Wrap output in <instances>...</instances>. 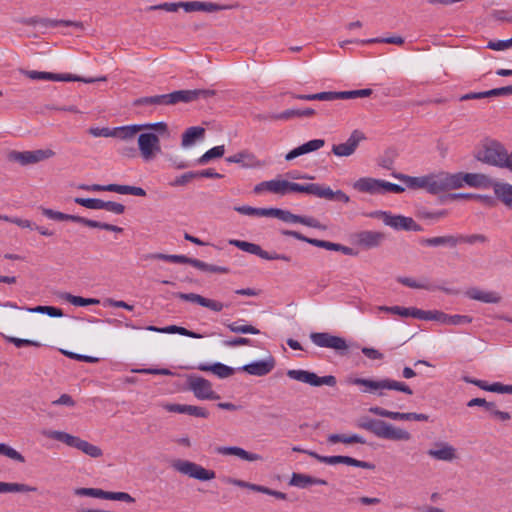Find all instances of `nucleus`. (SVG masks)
<instances>
[{
  "label": "nucleus",
  "instance_id": "nucleus-1",
  "mask_svg": "<svg viewBox=\"0 0 512 512\" xmlns=\"http://www.w3.org/2000/svg\"><path fill=\"white\" fill-rule=\"evenodd\" d=\"M346 382L350 385L359 386L362 393H370L379 397L385 396L386 390L400 391L408 395L413 393L412 389L404 382L396 381L390 378L371 379L348 377Z\"/></svg>",
  "mask_w": 512,
  "mask_h": 512
},
{
  "label": "nucleus",
  "instance_id": "nucleus-2",
  "mask_svg": "<svg viewBox=\"0 0 512 512\" xmlns=\"http://www.w3.org/2000/svg\"><path fill=\"white\" fill-rule=\"evenodd\" d=\"M394 177L402 181L410 189H424L431 194L446 191L444 171L419 177L405 174H395Z\"/></svg>",
  "mask_w": 512,
  "mask_h": 512
},
{
  "label": "nucleus",
  "instance_id": "nucleus-3",
  "mask_svg": "<svg viewBox=\"0 0 512 512\" xmlns=\"http://www.w3.org/2000/svg\"><path fill=\"white\" fill-rule=\"evenodd\" d=\"M475 158L485 164L504 168L508 151L496 140H485L475 154Z\"/></svg>",
  "mask_w": 512,
  "mask_h": 512
},
{
  "label": "nucleus",
  "instance_id": "nucleus-4",
  "mask_svg": "<svg viewBox=\"0 0 512 512\" xmlns=\"http://www.w3.org/2000/svg\"><path fill=\"white\" fill-rule=\"evenodd\" d=\"M446 191L462 188L464 185L473 188H486L491 184L488 176L481 173H448L445 172Z\"/></svg>",
  "mask_w": 512,
  "mask_h": 512
},
{
  "label": "nucleus",
  "instance_id": "nucleus-5",
  "mask_svg": "<svg viewBox=\"0 0 512 512\" xmlns=\"http://www.w3.org/2000/svg\"><path fill=\"white\" fill-rule=\"evenodd\" d=\"M286 375L292 380L308 384L313 387H320L323 385L333 387L337 383L336 378L333 375L318 376L316 373L304 369H289L287 370Z\"/></svg>",
  "mask_w": 512,
  "mask_h": 512
},
{
  "label": "nucleus",
  "instance_id": "nucleus-6",
  "mask_svg": "<svg viewBox=\"0 0 512 512\" xmlns=\"http://www.w3.org/2000/svg\"><path fill=\"white\" fill-rule=\"evenodd\" d=\"M172 467L177 472L200 481H210L216 477V473L213 470L206 469L203 466L189 460H175L172 463Z\"/></svg>",
  "mask_w": 512,
  "mask_h": 512
},
{
  "label": "nucleus",
  "instance_id": "nucleus-7",
  "mask_svg": "<svg viewBox=\"0 0 512 512\" xmlns=\"http://www.w3.org/2000/svg\"><path fill=\"white\" fill-rule=\"evenodd\" d=\"M374 216L381 219L382 222L394 230L421 231L422 227L416 221L407 216L392 214L388 211H377Z\"/></svg>",
  "mask_w": 512,
  "mask_h": 512
},
{
  "label": "nucleus",
  "instance_id": "nucleus-8",
  "mask_svg": "<svg viewBox=\"0 0 512 512\" xmlns=\"http://www.w3.org/2000/svg\"><path fill=\"white\" fill-rule=\"evenodd\" d=\"M137 144L140 155L146 162L153 160L161 153L160 138L153 132L142 131L138 135Z\"/></svg>",
  "mask_w": 512,
  "mask_h": 512
},
{
  "label": "nucleus",
  "instance_id": "nucleus-9",
  "mask_svg": "<svg viewBox=\"0 0 512 512\" xmlns=\"http://www.w3.org/2000/svg\"><path fill=\"white\" fill-rule=\"evenodd\" d=\"M21 72L32 80L64 81V82L78 81V82H84V83H93L96 81H106L105 76H102L99 78H83V77H79V76L69 74V73L57 74V73L34 71V70H22Z\"/></svg>",
  "mask_w": 512,
  "mask_h": 512
},
{
  "label": "nucleus",
  "instance_id": "nucleus-10",
  "mask_svg": "<svg viewBox=\"0 0 512 512\" xmlns=\"http://www.w3.org/2000/svg\"><path fill=\"white\" fill-rule=\"evenodd\" d=\"M187 385L189 390L199 400L220 399V395L213 390L211 382L203 377L190 375L187 377Z\"/></svg>",
  "mask_w": 512,
  "mask_h": 512
},
{
  "label": "nucleus",
  "instance_id": "nucleus-11",
  "mask_svg": "<svg viewBox=\"0 0 512 512\" xmlns=\"http://www.w3.org/2000/svg\"><path fill=\"white\" fill-rule=\"evenodd\" d=\"M281 233L285 236L294 237L297 240L307 242L313 246H316L319 248H324L326 250L341 252L344 255H349V256H353L356 254L351 247L344 246L339 243H333V242H329V241H325V240L308 238V237H305L304 235H302L301 233L292 231V230H282Z\"/></svg>",
  "mask_w": 512,
  "mask_h": 512
},
{
  "label": "nucleus",
  "instance_id": "nucleus-12",
  "mask_svg": "<svg viewBox=\"0 0 512 512\" xmlns=\"http://www.w3.org/2000/svg\"><path fill=\"white\" fill-rule=\"evenodd\" d=\"M55 152L51 149H38L31 151H12L9 159L15 161L22 166L36 164L52 158Z\"/></svg>",
  "mask_w": 512,
  "mask_h": 512
},
{
  "label": "nucleus",
  "instance_id": "nucleus-13",
  "mask_svg": "<svg viewBox=\"0 0 512 512\" xmlns=\"http://www.w3.org/2000/svg\"><path fill=\"white\" fill-rule=\"evenodd\" d=\"M310 339L318 347L333 349L337 352H344L349 348L344 338L327 332L311 333Z\"/></svg>",
  "mask_w": 512,
  "mask_h": 512
},
{
  "label": "nucleus",
  "instance_id": "nucleus-14",
  "mask_svg": "<svg viewBox=\"0 0 512 512\" xmlns=\"http://www.w3.org/2000/svg\"><path fill=\"white\" fill-rule=\"evenodd\" d=\"M309 456L313 457L314 459L318 460L319 462L329 464V465L346 464V465H350V466H354V467H358V468H362V469H368V470H373L375 468V465L370 462L358 460V459H355L350 456H342V455L322 456L316 452H309Z\"/></svg>",
  "mask_w": 512,
  "mask_h": 512
},
{
  "label": "nucleus",
  "instance_id": "nucleus-15",
  "mask_svg": "<svg viewBox=\"0 0 512 512\" xmlns=\"http://www.w3.org/2000/svg\"><path fill=\"white\" fill-rule=\"evenodd\" d=\"M255 194H263L269 192L275 195L284 196L290 193V181L276 177L268 181H262L254 186Z\"/></svg>",
  "mask_w": 512,
  "mask_h": 512
},
{
  "label": "nucleus",
  "instance_id": "nucleus-16",
  "mask_svg": "<svg viewBox=\"0 0 512 512\" xmlns=\"http://www.w3.org/2000/svg\"><path fill=\"white\" fill-rule=\"evenodd\" d=\"M228 163L239 164L245 169H260L266 166V162L259 159L255 153L250 150H241L226 158Z\"/></svg>",
  "mask_w": 512,
  "mask_h": 512
},
{
  "label": "nucleus",
  "instance_id": "nucleus-17",
  "mask_svg": "<svg viewBox=\"0 0 512 512\" xmlns=\"http://www.w3.org/2000/svg\"><path fill=\"white\" fill-rule=\"evenodd\" d=\"M369 412L380 417L389 418L392 420L398 421H428L429 416L423 413H415V412H394L384 409L382 407L373 406L369 408Z\"/></svg>",
  "mask_w": 512,
  "mask_h": 512
},
{
  "label": "nucleus",
  "instance_id": "nucleus-18",
  "mask_svg": "<svg viewBox=\"0 0 512 512\" xmlns=\"http://www.w3.org/2000/svg\"><path fill=\"white\" fill-rule=\"evenodd\" d=\"M365 139L364 134L359 130H354L344 143L333 145L332 152L338 157L351 156L357 149L359 143Z\"/></svg>",
  "mask_w": 512,
  "mask_h": 512
},
{
  "label": "nucleus",
  "instance_id": "nucleus-19",
  "mask_svg": "<svg viewBox=\"0 0 512 512\" xmlns=\"http://www.w3.org/2000/svg\"><path fill=\"white\" fill-rule=\"evenodd\" d=\"M276 365L275 358L271 355L258 361L251 362L239 368V370L252 375L262 377L269 374Z\"/></svg>",
  "mask_w": 512,
  "mask_h": 512
},
{
  "label": "nucleus",
  "instance_id": "nucleus-20",
  "mask_svg": "<svg viewBox=\"0 0 512 512\" xmlns=\"http://www.w3.org/2000/svg\"><path fill=\"white\" fill-rule=\"evenodd\" d=\"M215 452L221 456H234L246 462L263 461V457L260 454L247 451L238 446H218L215 448Z\"/></svg>",
  "mask_w": 512,
  "mask_h": 512
},
{
  "label": "nucleus",
  "instance_id": "nucleus-21",
  "mask_svg": "<svg viewBox=\"0 0 512 512\" xmlns=\"http://www.w3.org/2000/svg\"><path fill=\"white\" fill-rule=\"evenodd\" d=\"M427 455L434 460L452 462L458 458L457 450L448 442H436L427 451Z\"/></svg>",
  "mask_w": 512,
  "mask_h": 512
},
{
  "label": "nucleus",
  "instance_id": "nucleus-22",
  "mask_svg": "<svg viewBox=\"0 0 512 512\" xmlns=\"http://www.w3.org/2000/svg\"><path fill=\"white\" fill-rule=\"evenodd\" d=\"M175 296L181 300L193 302L202 307H206L214 312H220L226 306L224 303H222L220 301L205 298L196 293H181V292H179V293H176Z\"/></svg>",
  "mask_w": 512,
  "mask_h": 512
},
{
  "label": "nucleus",
  "instance_id": "nucleus-23",
  "mask_svg": "<svg viewBox=\"0 0 512 512\" xmlns=\"http://www.w3.org/2000/svg\"><path fill=\"white\" fill-rule=\"evenodd\" d=\"M377 437L394 441H409L411 434L405 429L395 427L392 424L382 421Z\"/></svg>",
  "mask_w": 512,
  "mask_h": 512
},
{
  "label": "nucleus",
  "instance_id": "nucleus-24",
  "mask_svg": "<svg viewBox=\"0 0 512 512\" xmlns=\"http://www.w3.org/2000/svg\"><path fill=\"white\" fill-rule=\"evenodd\" d=\"M161 406L168 412L187 414L197 418H207L209 416V412L200 406L175 403H164Z\"/></svg>",
  "mask_w": 512,
  "mask_h": 512
},
{
  "label": "nucleus",
  "instance_id": "nucleus-25",
  "mask_svg": "<svg viewBox=\"0 0 512 512\" xmlns=\"http://www.w3.org/2000/svg\"><path fill=\"white\" fill-rule=\"evenodd\" d=\"M357 243L366 248H376L385 240V235L379 231L365 230L356 235Z\"/></svg>",
  "mask_w": 512,
  "mask_h": 512
},
{
  "label": "nucleus",
  "instance_id": "nucleus-26",
  "mask_svg": "<svg viewBox=\"0 0 512 512\" xmlns=\"http://www.w3.org/2000/svg\"><path fill=\"white\" fill-rule=\"evenodd\" d=\"M213 92L209 90H179L169 93V104H176L178 102H191L198 99L200 96L207 97Z\"/></svg>",
  "mask_w": 512,
  "mask_h": 512
},
{
  "label": "nucleus",
  "instance_id": "nucleus-27",
  "mask_svg": "<svg viewBox=\"0 0 512 512\" xmlns=\"http://www.w3.org/2000/svg\"><path fill=\"white\" fill-rule=\"evenodd\" d=\"M353 188L371 195L382 194V180L372 177H361L353 183Z\"/></svg>",
  "mask_w": 512,
  "mask_h": 512
},
{
  "label": "nucleus",
  "instance_id": "nucleus-28",
  "mask_svg": "<svg viewBox=\"0 0 512 512\" xmlns=\"http://www.w3.org/2000/svg\"><path fill=\"white\" fill-rule=\"evenodd\" d=\"M325 145V140L324 139H313V140H310L294 149H292L290 152H288L286 155H285V159L287 161H291L301 155H304V154H308V153H311V152H315L319 149H321L322 147H324Z\"/></svg>",
  "mask_w": 512,
  "mask_h": 512
},
{
  "label": "nucleus",
  "instance_id": "nucleus-29",
  "mask_svg": "<svg viewBox=\"0 0 512 512\" xmlns=\"http://www.w3.org/2000/svg\"><path fill=\"white\" fill-rule=\"evenodd\" d=\"M328 482L321 478H316L303 473H292L289 485L300 489H305L311 485H327Z\"/></svg>",
  "mask_w": 512,
  "mask_h": 512
},
{
  "label": "nucleus",
  "instance_id": "nucleus-30",
  "mask_svg": "<svg viewBox=\"0 0 512 512\" xmlns=\"http://www.w3.org/2000/svg\"><path fill=\"white\" fill-rule=\"evenodd\" d=\"M466 296L472 300L480 301L483 303H499L501 296L495 291H486L473 287L465 292Z\"/></svg>",
  "mask_w": 512,
  "mask_h": 512
},
{
  "label": "nucleus",
  "instance_id": "nucleus-31",
  "mask_svg": "<svg viewBox=\"0 0 512 512\" xmlns=\"http://www.w3.org/2000/svg\"><path fill=\"white\" fill-rule=\"evenodd\" d=\"M495 196L506 207L512 209V185L505 182H495L492 184Z\"/></svg>",
  "mask_w": 512,
  "mask_h": 512
},
{
  "label": "nucleus",
  "instance_id": "nucleus-32",
  "mask_svg": "<svg viewBox=\"0 0 512 512\" xmlns=\"http://www.w3.org/2000/svg\"><path fill=\"white\" fill-rule=\"evenodd\" d=\"M143 131L141 124H132L113 128V137L123 141L133 140L139 132Z\"/></svg>",
  "mask_w": 512,
  "mask_h": 512
},
{
  "label": "nucleus",
  "instance_id": "nucleus-33",
  "mask_svg": "<svg viewBox=\"0 0 512 512\" xmlns=\"http://www.w3.org/2000/svg\"><path fill=\"white\" fill-rule=\"evenodd\" d=\"M315 114L314 109L305 108V109H288L281 113H273L269 115V119L271 120H289L295 117H310Z\"/></svg>",
  "mask_w": 512,
  "mask_h": 512
},
{
  "label": "nucleus",
  "instance_id": "nucleus-34",
  "mask_svg": "<svg viewBox=\"0 0 512 512\" xmlns=\"http://www.w3.org/2000/svg\"><path fill=\"white\" fill-rule=\"evenodd\" d=\"M204 135V128L199 126L190 127L182 135L181 146L183 148H189L193 146L197 141L202 140Z\"/></svg>",
  "mask_w": 512,
  "mask_h": 512
},
{
  "label": "nucleus",
  "instance_id": "nucleus-35",
  "mask_svg": "<svg viewBox=\"0 0 512 512\" xmlns=\"http://www.w3.org/2000/svg\"><path fill=\"white\" fill-rule=\"evenodd\" d=\"M461 238L453 236V235H447V236H438V237H432V238H425L421 239L420 244L423 246H449V247H455L459 242Z\"/></svg>",
  "mask_w": 512,
  "mask_h": 512
},
{
  "label": "nucleus",
  "instance_id": "nucleus-36",
  "mask_svg": "<svg viewBox=\"0 0 512 512\" xmlns=\"http://www.w3.org/2000/svg\"><path fill=\"white\" fill-rule=\"evenodd\" d=\"M322 189L323 185L316 183L300 184L296 182H290V193H306L321 198V196H325V194L322 193Z\"/></svg>",
  "mask_w": 512,
  "mask_h": 512
},
{
  "label": "nucleus",
  "instance_id": "nucleus-37",
  "mask_svg": "<svg viewBox=\"0 0 512 512\" xmlns=\"http://www.w3.org/2000/svg\"><path fill=\"white\" fill-rule=\"evenodd\" d=\"M108 192H116L123 195H134L139 197L146 196V191L141 187L119 185V184H108L106 185Z\"/></svg>",
  "mask_w": 512,
  "mask_h": 512
},
{
  "label": "nucleus",
  "instance_id": "nucleus-38",
  "mask_svg": "<svg viewBox=\"0 0 512 512\" xmlns=\"http://www.w3.org/2000/svg\"><path fill=\"white\" fill-rule=\"evenodd\" d=\"M198 369L201 371H210L219 378H228L234 373L233 368L222 363H215L213 365L201 364L198 366Z\"/></svg>",
  "mask_w": 512,
  "mask_h": 512
},
{
  "label": "nucleus",
  "instance_id": "nucleus-39",
  "mask_svg": "<svg viewBox=\"0 0 512 512\" xmlns=\"http://www.w3.org/2000/svg\"><path fill=\"white\" fill-rule=\"evenodd\" d=\"M327 441L330 444L343 443L346 445L360 443L364 444L365 439L357 434H330L327 437Z\"/></svg>",
  "mask_w": 512,
  "mask_h": 512
},
{
  "label": "nucleus",
  "instance_id": "nucleus-40",
  "mask_svg": "<svg viewBox=\"0 0 512 512\" xmlns=\"http://www.w3.org/2000/svg\"><path fill=\"white\" fill-rule=\"evenodd\" d=\"M36 487L22 483H6L0 481V493L35 492Z\"/></svg>",
  "mask_w": 512,
  "mask_h": 512
},
{
  "label": "nucleus",
  "instance_id": "nucleus-41",
  "mask_svg": "<svg viewBox=\"0 0 512 512\" xmlns=\"http://www.w3.org/2000/svg\"><path fill=\"white\" fill-rule=\"evenodd\" d=\"M242 322L243 320H238L232 323H227L226 326L231 332L237 334L257 335L260 333V331L256 327L249 324H243Z\"/></svg>",
  "mask_w": 512,
  "mask_h": 512
},
{
  "label": "nucleus",
  "instance_id": "nucleus-42",
  "mask_svg": "<svg viewBox=\"0 0 512 512\" xmlns=\"http://www.w3.org/2000/svg\"><path fill=\"white\" fill-rule=\"evenodd\" d=\"M268 217H275L287 223H298L299 220V215H295L288 210L280 208H269Z\"/></svg>",
  "mask_w": 512,
  "mask_h": 512
},
{
  "label": "nucleus",
  "instance_id": "nucleus-43",
  "mask_svg": "<svg viewBox=\"0 0 512 512\" xmlns=\"http://www.w3.org/2000/svg\"><path fill=\"white\" fill-rule=\"evenodd\" d=\"M229 244L239 248L244 252L257 255L261 258L263 249L258 244L236 239L229 240Z\"/></svg>",
  "mask_w": 512,
  "mask_h": 512
},
{
  "label": "nucleus",
  "instance_id": "nucleus-44",
  "mask_svg": "<svg viewBox=\"0 0 512 512\" xmlns=\"http://www.w3.org/2000/svg\"><path fill=\"white\" fill-rule=\"evenodd\" d=\"M61 298L65 301L69 302L70 304H72L74 306H79V307L88 306V305H97L100 303V301L98 299L83 298L80 296L72 295L70 293H63L61 295Z\"/></svg>",
  "mask_w": 512,
  "mask_h": 512
},
{
  "label": "nucleus",
  "instance_id": "nucleus-45",
  "mask_svg": "<svg viewBox=\"0 0 512 512\" xmlns=\"http://www.w3.org/2000/svg\"><path fill=\"white\" fill-rule=\"evenodd\" d=\"M77 449L91 458H100L103 455V451L99 446L83 439L80 440Z\"/></svg>",
  "mask_w": 512,
  "mask_h": 512
},
{
  "label": "nucleus",
  "instance_id": "nucleus-46",
  "mask_svg": "<svg viewBox=\"0 0 512 512\" xmlns=\"http://www.w3.org/2000/svg\"><path fill=\"white\" fill-rule=\"evenodd\" d=\"M29 24H35V23H41L42 25L46 27H57V26H74V27H82L81 22L76 21H70V20H53V19H42V20H36L31 19Z\"/></svg>",
  "mask_w": 512,
  "mask_h": 512
},
{
  "label": "nucleus",
  "instance_id": "nucleus-47",
  "mask_svg": "<svg viewBox=\"0 0 512 512\" xmlns=\"http://www.w3.org/2000/svg\"><path fill=\"white\" fill-rule=\"evenodd\" d=\"M225 153L224 145L215 146L208 151H206L198 160L197 163L200 165H204L208 163L213 158H220Z\"/></svg>",
  "mask_w": 512,
  "mask_h": 512
},
{
  "label": "nucleus",
  "instance_id": "nucleus-48",
  "mask_svg": "<svg viewBox=\"0 0 512 512\" xmlns=\"http://www.w3.org/2000/svg\"><path fill=\"white\" fill-rule=\"evenodd\" d=\"M0 455L19 463L25 462V458L20 452L5 443H0Z\"/></svg>",
  "mask_w": 512,
  "mask_h": 512
},
{
  "label": "nucleus",
  "instance_id": "nucleus-49",
  "mask_svg": "<svg viewBox=\"0 0 512 512\" xmlns=\"http://www.w3.org/2000/svg\"><path fill=\"white\" fill-rule=\"evenodd\" d=\"M322 191V193L325 194V196H321L323 199L338 200L344 203H348L350 201L349 196L341 190L333 191L330 187L323 185Z\"/></svg>",
  "mask_w": 512,
  "mask_h": 512
},
{
  "label": "nucleus",
  "instance_id": "nucleus-50",
  "mask_svg": "<svg viewBox=\"0 0 512 512\" xmlns=\"http://www.w3.org/2000/svg\"><path fill=\"white\" fill-rule=\"evenodd\" d=\"M30 313L46 314L50 317L59 318L63 316V311L60 308L54 306H36L33 308L26 309Z\"/></svg>",
  "mask_w": 512,
  "mask_h": 512
},
{
  "label": "nucleus",
  "instance_id": "nucleus-51",
  "mask_svg": "<svg viewBox=\"0 0 512 512\" xmlns=\"http://www.w3.org/2000/svg\"><path fill=\"white\" fill-rule=\"evenodd\" d=\"M235 210L243 215L247 216H257V217H268L269 208H255L251 206H238L235 207Z\"/></svg>",
  "mask_w": 512,
  "mask_h": 512
},
{
  "label": "nucleus",
  "instance_id": "nucleus-52",
  "mask_svg": "<svg viewBox=\"0 0 512 512\" xmlns=\"http://www.w3.org/2000/svg\"><path fill=\"white\" fill-rule=\"evenodd\" d=\"M141 125L145 132H153L158 136L169 135L168 125L165 122L145 123Z\"/></svg>",
  "mask_w": 512,
  "mask_h": 512
},
{
  "label": "nucleus",
  "instance_id": "nucleus-53",
  "mask_svg": "<svg viewBox=\"0 0 512 512\" xmlns=\"http://www.w3.org/2000/svg\"><path fill=\"white\" fill-rule=\"evenodd\" d=\"M238 7L237 3L234 4H217L213 2H202V12L214 13L222 10H231Z\"/></svg>",
  "mask_w": 512,
  "mask_h": 512
},
{
  "label": "nucleus",
  "instance_id": "nucleus-54",
  "mask_svg": "<svg viewBox=\"0 0 512 512\" xmlns=\"http://www.w3.org/2000/svg\"><path fill=\"white\" fill-rule=\"evenodd\" d=\"M41 211L44 216L51 220L74 222V218H76V215L65 214L48 208H42Z\"/></svg>",
  "mask_w": 512,
  "mask_h": 512
},
{
  "label": "nucleus",
  "instance_id": "nucleus-55",
  "mask_svg": "<svg viewBox=\"0 0 512 512\" xmlns=\"http://www.w3.org/2000/svg\"><path fill=\"white\" fill-rule=\"evenodd\" d=\"M103 499L105 500H114V501H123L126 503H134L135 499L126 492H109L104 491Z\"/></svg>",
  "mask_w": 512,
  "mask_h": 512
},
{
  "label": "nucleus",
  "instance_id": "nucleus-56",
  "mask_svg": "<svg viewBox=\"0 0 512 512\" xmlns=\"http://www.w3.org/2000/svg\"><path fill=\"white\" fill-rule=\"evenodd\" d=\"M139 103L144 105H170L169 94L144 97L139 100Z\"/></svg>",
  "mask_w": 512,
  "mask_h": 512
},
{
  "label": "nucleus",
  "instance_id": "nucleus-57",
  "mask_svg": "<svg viewBox=\"0 0 512 512\" xmlns=\"http://www.w3.org/2000/svg\"><path fill=\"white\" fill-rule=\"evenodd\" d=\"M371 94H372V90L371 89L340 91L339 92V99L364 98V97L370 96Z\"/></svg>",
  "mask_w": 512,
  "mask_h": 512
},
{
  "label": "nucleus",
  "instance_id": "nucleus-58",
  "mask_svg": "<svg viewBox=\"0 0 512 512\" xmlns=\"http://www.w3.org/2000/svg\"><path fill=\"white\" fill-rule=\"evenodd\" d=\"M223 481L226 484L234 485V486H237L240 488H247V489H250L255 492H259V490H261V485L252 484V483L246 482L244 480H240V479H236V478H232V477H226Z\"/></svg>",
  "mask_w": 512,
  "mask_h": 512
},
{
  "label": "nucleus",
  "instance_id": "nucleus-59",
  "mask_svg": "<svg viewBox=\"0 0 512 512\" xmlns=\"http://www.w3.org/2000/svg\"><path fill=\"white\" fill-rule=\"evenodd\" d=\"M74 202L83 207H86L88 209H94V210L102 209V206H103V200L94 199V198H79V197H77L74 199Z\"/></svg>",
  "mask_w": 512,
  "mask_h": 512
},
{
  "label": "nucleus",
  "instance_id": "nucleus-60",
  "mask_svg": "<svg viewBox=\"0 0 512 512\" xmlns=\"http://www.w3.org/2000/svg\"><path fill=\"white\" fill-rule=\"evenodd\" d=\"M77 496H87L98 499H103L104 490L99 488H77L74 490Z\"/></svg>",
  "mask_w": 512,
  "mask_h": 512
},
{
  "label": "nucleus",
  "instance_id": "nucleus-61",
  "mask_svg": "<svg viewBox=\"0 0 512 512\" xmlns=\"http://www.w3.org/2000/svg\"><path fill=\"white\" fill-rule=\"evenodd\" d=\"M369 43H388V44L402 45V44H404V38L401 36H391V37H386V38H373V39L361 41V44H369Z\"/></svg>",
  "mask_w": 512,
  "mask_h": 512
},
{
  "label": "nucleus",
  "instance_id": "nucleus-62",
  "mask_svg": "<svg viewBox=\"0 0 512 512\" xmlns=\"http://www.w3.org/2000/svg\"><path fill=\"white\" fill-rule=\"evenodd\" d=\"M5 339L8 342L13 343L18 348L23 347V346L39 347L41 345L38 341L29 340V339H21V338H17V337H13V336H6Z\"/></svg>",
  "mask_w": 512,
  "mask_h": 512
},
{
  "label": "nucleus",
  "instance_id": "nucleus-63",
  "mask_svg": "<svg viewBox=\"0 0 512 512\" xmlns=\"http://www.w3.org/2000/svg\"><path fill=\"white\" fill-rule=\"evenodd\" d=\"M193 179H195V175H194L193 171H189V172H186V173L176 177L170 183V185L173 186V187L185 186L186 184H188Z\"/></svg>",
  "mask_w": 512,
  "mask_h": 512
},
{
  "label": "nucleus",
  "instance_id": "nucleus-64",
  "mask_svg": "<svg viewBox=\"0 0 512 512\" xmlns=\"http://www.w3.org/2000/svg\"><path fill=\"white\" fill-rule=\"evenodd\" d=\"M381 422V420L368 419L366 421L359 423V427L368 430L372 432L375 436H377L379 427L381 426Z\"/></svg>",
  "mask_w": 512,
  "mask_h": 512
}]
</instances>
